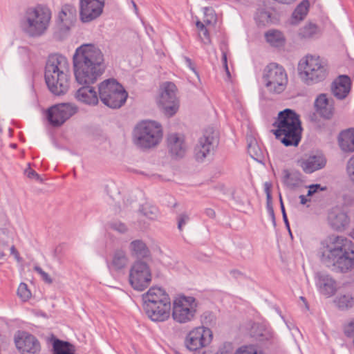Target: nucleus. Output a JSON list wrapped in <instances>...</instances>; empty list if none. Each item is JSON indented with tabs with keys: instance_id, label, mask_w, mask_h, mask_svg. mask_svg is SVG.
Returning <instances> with one entry per match:
<instances>
[{
	"instance_id": "dca6fc26",
	"label": "nucleus",
	"mask_w": 354,
	"mask_h": 354,
	"mask_svg": "<svg viewBox=\"0 0 354 354\" xmlns=\"http://www.w3.org/2000/svg\"><path fill=\"white\" fill-rule=\"evenodd\" d=\"M212 332L206 326H200L191 330L185 337V344L190 351H197L207 346L212 341Z\"/></svg>"
},
{
	"instance_id": "a19ab883",
	"label": "nucleus",
	"mask_w": 354,
	"mask_h": 354,
	"mask_svg": "<svg viewBox=\"0 0 354 354\" xmlns=\"http://www.w3.org/2000/svg\"><path fill=\"white\" fill-rule=\"evenodd\" d=\"M204 15L205 17L203 21L206 25H209L213 21H216V16L214 15L213 9L205 8Z\"/></svg>"
},
{
	"instance_id": "b1692460",
	"label": "nucleus",
	"mask_w": 354,
	"mask_h": 354,
	"mask_svg": "<svg viewBox=\"0 0 354 354\" xmlns=\"http://www.w3.org/2000/svg\"><path fill=\"white\" fill-rule=\"evenodd\" d=\"M167 142L169 152L173 157L178 158L185 156L187 146L183 136L176 133L170 134L167 138Z\"/></svg>"
},
{
	"instance_id": "4468645a",
	"label": "nucleus",
	"mask_w": 354,
	"mask_h": 354,
	"mask_svg": "<svg viewBox=\"0 0 354 354\" xmlns=\"http://www.w3.org/2000/svg\"><path fill=\"white\" fill-rule=\"evenodd\" d=\"M218 143L217 132L212 128L205 129L203 136L199 138L194 147V157L198 162H203L212 153Z\"/></svg>"
},
{
	"instance_id": "c85d7f7f",
	"label": "nucleus",
	"mask_w": 354,
	"mask_h": 354,
	"mask_svg": "<svg viewBox=\"0 0 354 354\" xmlns=\"http://www.w3.org/2000/svg\"><path fill=\"white\" fill-rule=\"evenodd\" d=\"M338 143L342 151L345 152L354 151V129L342 131L338 137Z\"/></svg>"
},
{
	"instance_id": "72a5a7b5",
	"label": "nucleus",
	"mask_w": 354,
	"mask_h": 354,
	"mask_svg": "<svg viewBox=\"0 0 354 354\" xmlns=\"http://www.w3.org/2000/svg\"><path fill=\"white\" fill-rule=\"evenodd\" d=\"M266 41L272 46L279 47L283 45L285 39L281 32L272 30L265 34Z\"/></svg>"
},
{
	"instance_id": "aec40b11",
	"label": "nucleus",
	"mask_w": 354,
	"mask_h": 354,
	"mask_svg": "<svg viewBox=\"0 0 354 354\" xmlns=\"http://www.w3.org/2000/svg\"><path fill=\"white\" fill-rule=\"evenodd\" d=\"M330 226L337 231H344L349 225L350 218L346 212L338 207L332 209L328 216Z\"/></svg>"
},
{
	"instance_id": "49530a36",
	"label": "nucleus",
	"mask_w": 354,
	"mask_h": 354,
	"mask_svg": "<svg viewBox=\"0 0 354 354\" xmlns=\"http://www.w3.org/2000/svg\"><path fill=\"white\" fill-rule=\"evenodd\" d=\"M346 170L351 180L354 183V156L348 160Z\"/></svg>"
},
{
	"instance_id": "680f3d73",
	"label": "nucleus",
	"mask_w": 354,
	"mask_h": 354,
	"mask_svg": "<svg viewBox=\"0 0 354 354\" xmlns=\"http://www.w3.org/2000/svg\"><path fill=\"white\" fill-rule=\"evenodd\" d=\"M222 62L223 66H226L227 65V53L224 50H222Z\"/></svg>"
},
{
	"instance_id": "e433bc0d",
	"label": "nucleus",
	"mask_w": 354,
	"mask_h": 354,
	"mask_svg": "<svg viewBox=\"0 0 354 354\" xmlns=\"http://www.w3.org/2000/svg\"><path fill=\"white\" fill-rule=\"evenodd\" d=\"M318 32V27L312 23L305 25L299 30V35L302 38H310Z\"/></svg>"
},
{
	"instance_id": "5fc2aeb1",
	"label": "nucleus",
	"mask_w": 354,
	"mask_h": 354,
	"mask_svg": "<svg viewBox=\"0 0 354 354\" xmlns=\"http://www.w3.org/2000/svg\"><path fill=\"white\" fill-rule=\"evenodd\" d=\"M25 174L29 178H35L37 180L41 181V179L39 174L35 172L33 169H30V167L27 168L25 170Z\"/></svg>"
},
{
	"instance_id": "bf43d9fd",
	"label": "nucleus",
	"mask_w": 354,
	"mask_h": 354,
	"mask_svg": "<svg viewBox=\"0 0 354 354\" xmlns=\"http://www.w3.org/2000/svg\"><path fill=\"white\" fill-rule=\"evenodd\" d=\"M205 214H206V216H207L208 217H209L211 218H214L216 216V212L212 208L205 209Z\"/></svg>"
},
{
	"instance_id": "20e7f679",
	"label": "nucleus",
	"mask_w": 354,
	"mask_h": 354,
	"mask_svg": "<svg viewBox=\"0 0 354 354\" xmlns=\"http://www.w3.org/2000/svg\"><path fill=\"white\" fill-rule=\"evenodd\" d=\"M273 126L277 129L272 132L284 146L299 145L303 129L299 115L294 110L286 109L279 111Z\"/></svg>"
},
{
	"instance_id": "ea45409f",
	"label": "nucleus",
	"mask_w": 354,
	"mask_h": 354,
	"mask_svg": "<svg viewBox=\"0 0 354 354\" xmlns=\"http://www.w3.org/2000/svg\"><path fill=\"white\" fill-rule=\"evenodd\" d=\"M17 295L23 301H26L30 297L31 292L25 283L19 284L17 289Z\"/></svg>"
},
{
	"instance_id": "f03ea898",
	"label": "nucleus",
	"mask_w": 354,
	"mask_h": 354,
	"mask_svg": "<svg viewBox=\"0 0 354 354\" xmlns=\"http://www.w3.org/2000/svg\"><path fill=\"white\" fill-rule=\"evenodd\" d=\"M321 261L333 270L346 272L354 267V244L342 236L332 235L321 243Z\"/></svg>"
},
{
	"instance_id": "f257e3e1",
	"label": "nucleus",
	"mask_w": 354,
	"mask_h": 354,
	"mask_svg": "<svg viewBox=\"0 0 354 354\" xmlns=\"http://www.w3.org/2000/svg\"><path fill=\"white\" fill-rule=\"evenodd\" d=\"M74 75L80 84H92L104 73L106 65L101 50L91 44L78 47L73 56Z\"/></svg>"
},
{
	"instance_id": "de8ad7c7",
	"label": "nucleus",
	"mask_w": 354,
	"mask_h": 354,
	"mask_svg": "<svg viewBox=\"0 0 354 354\" xmlns=\"http://www.w3.org/2000/svg\"><path fill=\"white\" fill-rule=\"evenodd\" d=\"M232 346L230 343H225L215 354H232Z\"/></svg>"
},
{
	"instance_id": "4be33fe9",
	"label": "nucleus",
	"mask_w": 354,
	"mask_h": 354,
	"mask_svg": "<svg viewBox=\"0 0 354 354\" xmlns=\"http://www.w3.org/2000/svg\"><path fill=\"white\" fill-rule=\"evenodd\" d=\"M297 163L305 173L312 174L324 168L326 164V160L322 155H313L307 158L299 160Z\"/></svg>"
},
{
	"instance_id": "423d86ee",
	"label": "nucleus",
	"mask_w": 354,
	"mask_h": 354,
	"mask_svg": "<svg viewBox=\"0 0 354 354\" xmlns=\"http://www.w3.org/2000/svg\"><path fill=\"white\" fill-rule=\"evenodd\" d=\"M142 298L145 313L152 321L164 322L169 317L171 299L165 290L151 287Z\"/></svg>"
},
{
	"instance_id": "ddd939ff",
	"label": "nucleus",
	"mask_w": 354,
	"mask_h": 354,
	"mask_svg": "<svg viewBox=\"0 0 354 354\" xmlns=\"http://www.w3.org/2000/svg\"><path fill=\"white\" fill-rule=\"evenodd\" d=\"M176 93L177 87L173 82H166L160 87L158 103L165 115L168 117L174 115L179 109Z\"/></svg>"
},
{
	"instance_id": "0e129e2a",
	"label": "nucleus",
	"mask_w": 354,
	"mask_h": 354,
	"mask_svg": "<svg viewBox=\"0 0 354 354\" xmlns=\"http://www.w3.org/2000/svg\"><path fill=\"white\" fill-rule=\"evenodd\" d=\"M299 198H300V203L301 205H306V203L309 201L306 198V197L304 195H300L299 196Z\"/></svg>"
},
{
	"instance_id": "1a4fd4ad",
	"label": "nucleus",
	"mask_w": 354,
	"mask_h": 354,
	"mask_svg": "<svg viewBox=\"0 0 354 354\" xmlns=\"http://www.w3.org/2000/svg\"><path fill=\"white\" fill-rule=\"evenodd\" d=\"M299 75L308 85L323 81L327 76V66L319 57L306 56V60L299 64Z\"/></svg>"
},
{
	"instance_id": "13d9d810",
	"label": "nucleus",
	"mask_w": 354,
	"mask_h": 354,
	"mask_svg": "<svg viewBox=\"0 0 354 354\" xmlns=\"http://www.w3.org/2000/svg\"><path fill=\"white\" fill-rule=\"evenodd\" d=\"M184 59H185V62L187 64V66L192 71H194L195 73H196V69L194 68V64L192 63V60L190 58L187 57H184Z\"/></svg>"
},
{
	"instance_id": "69168bd1",
	"label": "nucleus",
	"mask_w": 354,
	"mask_h": 354,
	"mask_svg": "<svg viewBox=\"0 0 354 354\" xmlns=\"http://www.w3.org/2000/svg\"><path fill=\"white\" fill-rule=\"evenodd\" d=\"M223 67L225 68V71L226 72V74H227V77L230 78L231 75H230V71H229V68H228V66L226 65V66H223Z\"/></svg>"
},
{
	"instance_id": "09e8293b",
	"label": "nucleus",
	"mask_w": 354,
	"mask_h": 354,
	"mask_svg": "<svg viewBox=\"0 0 354 354\" xmlns=\"http://www.w3.org/2000/svg\"><path fill=\"white\" fill-rule=\"evenodd\" d=\"M266 208L267 211L272 219L273 225H276V221H275V216H274V212L272 206V201H266Z\"/></svg>"
},
{
	"instance_id": "2f4dec72",
	"label": "nucleus",
	"mask_w": 354,
	"mask_h": 354,
	"mask_svg": "<svg viewBox=\"0 0 354 354\" xmlns=\"http://www.w3.org/2000/svg\"><path fill=\"white\" fill-rule=\"evenodd\" d=\"M127 261L126 252L121 249H118L113 254L111 266L115 270H120L127 266Z\"/></svg>"
},
{
	"instance_id": "052dcab7",
	"label": "nucleus",
	"mask_w": 354,
	"mask_h": 354,
	"mask_svg": "<svg viewBox=\"0 0 354 354\" xmlns=\"http://www.w3.org/2000/svg\"><path fill=\"white\" fill-rule=\"evenodd\" d=\"M10 253L15 256V259H16L18 261H20V257H19V252H17V250H16V248H15V246H14V245H12V246L10 248Z\"/></svg>"
},
{
	"instance_id": "9b49d317",
	"label": "nucleus",
	"mask_w": 354,
	"mask_h": 354,
	"mask_svg": "<svg viewBox=\"0 0 354 354\" xmlns=\"http://www.w3.org/2000/svg\"><path fill=\"white\" fill-rule=\"evenodd\" d=\"M263 80L268 91L279 94L286 88L288 77L285 69L276 63L268 64L263 71Z\"/></svg>"
},
{
	"instance_id": "37998d69",
	"label": "nucleus",
	"mask_w": 354,
	"mask_h": 354,
	"mask_svg": "<svg viewBox=\"0 0 354 354\" xmlns=\"http://www.w3.org/2000/svg\"><path fill=\"white\" fill-rule=\"evenodd\" d=\"M234 354H257L256 348L252 345L240 347Z\"/></svg>"
},
{
	"instance_id": "5701e85b",
	"label": "nucleus",
	"mask_w": 354,
	"mask_h": 354,
	"mask_svg": "<svg viewBox=\"0 0 354 354\" xmlns=\"http://www.w3.org/2000/svg\"><path fill=\"white\" fill-rule=\"evenodd\" d=\"M315 107L317 113L325 119H330L333 115V100L328 98L324 93L317 96L315 101Z\"/></svg>"
},
{
	"instance_id": "864d4df0",
	"label": "nucleus",
	"mask_w": 354,
	"mask_h": 354,
	"mask_svg": "<svg viewBox=\"0 0 354 354\" xmlns=\"http://www.w3.org/2000/svg\"><path fill=\"white\" fill-rule=\"evenodd\" d=\"M272 184L269 182L264 183V192L266 194V201H272L271 194Z\"/></svg>"
},
{
	"instance_id": "f3484780",
	"label": "nucleus",
	"mask_w": 354,
	"mask_h": 354,
	"mask_svg": "<svg viewBox=\"0 0 354 354\" xmlns=\"http://www.w3.org/2000/svg\"><path fill=\"white\" fill-rule=\"evenodd\" d=\"M15 343L17 349L24 354H35L40 351V344L37 339L25 331H18L16 333Z\"/></svg>"
},
{
	"instance_id": "393cba45",
	"label": "nucleus",
	"mask_w": 354,
	"mask_h": 354,
	"mask_svg": "<svg viewBox=\"0 0 354 354\" xmlns=\"http://www.w3.org/2000/svg\"><path fill=\"white\" fill-rule=\"evenodd\" d=\"M83 85L75 93L77 100L85 104L97 105L100 97L95 88L90 84Z\"/></svg>"
},
{
	"instance_id": "c9c22d12",
	"label": "nucleus",
	"mask_w": 354,
	"mask_h": 354,
	"mask_svg": "<svg viewBox=\"0 0 354 354\" xmlns=\"http://www.w3.org/2000/svg\"><path fill=\"white\" fill-rule=\"evenodd\" d=\"M334 302L335 303L337 307L342 310H347L354 305V299L350 295H341L339 297H337Z\"/></svg>"
},
{
	"instance_id": "e2e57ef3",
	"label": "nucleus",
	"mask_w": 354,
	"mask_h": 354,
	"mask_svg": "<svg viewBox=\"0 0 354 354\" xmlns=\"http://www.w3.org/2000/svg\"><path fill=\"white\" fill-rule=\"evenodd\" d=\"M4 245L0 241V259L3 258L5 255L4 254Z\"/></svg>"
},
{
	"instance_id": "6e6552de",
	"label": "nucleus",
	"mask_w": 354,
	"mask_h": 354,
	"mask_svg": "<svg viewBox=\"0 0 354 354\" xmlns=\"http://www.w3.org/2000/svg\"><path fill=\"white\" fill-rule=\"evenodd\" d=\"M101 102L111 109H119L126 102L127 92L115 79H108L98 85Z\"/></svg>"
},
{
	"instance_id": "a18cd8bd",
	"label": "nucleus",
	"mask_w": 354,
	"mask_h": 354,
	"mask_svg": "<svg viewBox=\"0 0 354 354\" xmlns=\"http://www.w3.org/2000/svg\"><path fill=\"white\" fill-rule=\"evenodd\" d=\"M111 228L113 229L115 231H117L121 234H124L127 232V226L121 223V222H113L110 224Z\"/></svg>"
},
{
	"instance_id": "6ab92c4d",
	"label": "nucleus",
	"mask_w": 354,
	"mask_h": 354,
	"mask_svg": "<svg viewBox=\"0 0 354 354\" xmlns=\"http://www.w3.org/2000/svg\"><path fill=\"white\" fill-rule=\"evenodd\" d=\"M77 19V10L71 4L62 6L57 18V28L63 33H66Z\"/></svg>"
},
{
	"instance_id": "338daca9",
	"label": "nucleus",
	"mask_w": 354,
	"mask_h": 354,
	"mask_svg": "<svg viewBox=\"0 0 354 354\" xmlns=\"http://www.w3.org/2000/svg\"><path fill=\"white\" fill-rule=\"evenodd\" d=\"M301 301H303L305 303V305H306V308H308V306L307 305L306 299L304 297H301Z\"/></svg>"
},
{
	"instance_id": "7ed1b4c3",
	"label": "nucleus",
	"mask_w": 354,
	"mask_h": 354,
	"mask_svg": "<svg viewBox=\"0 0 354 354\" xmlns=\"http://www.w3.org/2000/svg\"><path fill=\"white\" fill-rule=\"evenodd\" d=\"M68 71L69 63L66 57L60 54L48 56L44 78L49 91L55 95H62L68 91L70 85Z\"/></svg>"
},
{
	"instance_id": "412c9836",
	"label": "nucleus",
	"mask_w": 354,
	"mask_h": 354,
	"mask_svg": "<svg viewBox=\"0 0 354 354\" xmlns=\"http://www.w3.org/2000/svg\"><path fill=\"white\" fill-rule=\"evenodd\" d=\"M316 285L319 291L327 296L333 295L337 290L335 281L327 273L319 272L315 275Z\"/></svg>"
},
{
	"instance_id": "7c9ffc66",
	"label": "nucleus",
	"mask_w": 354,
	"mask_h": 354,
	"mask_svg": "<svg viewBox=\"0 0 354 354\" xmlns=\"http://www.w3.org/2000/svg\"><path fill=\"white\" fill-rule=\"evenodd\" d=\"M131 254L138 258H145L150 255V251L141 240L133 241L129 245Z\"/></svg>"
},
{
	"instance_id": "603ef678",
	"label": "nucleus",
	"mask_w": 354,
	"mask_h": 354,
	"mask_svg": "<svg viewBox=\"0 0 354 354\" xmlns=\"http://www.w3.org/2000/svg\"><path fill=\"white\" fill-rule=\"evenodd\" d=\"M344 333L347 337H354V321L351 322L345 326Z\"/></svg>"
},
{
	"instance_id": "f704fd0d",
	"label": "nucleus",
	"mask_w": 354,
	"mask_h": 354,
	"mask_svg": "<svg viewBox=\"0 0 354 354\" xmlns=\"http://www.w3.org/2000/svg\"><path fill=\"white\" fill-rule=\"evenodd\" d=\"M248 151L250 156L259 162H262L263 160V153L261 149L258 145L257 141L251 138L249 140L248 145Z\"/></svg>"
},
{
	"instance_id": "0eeeda50",
	"label": "nucleus",
	"mask_w": 354,
	"mask_h": 354,
	"mask_svg": "<svg viewBox=\"0 0 354 354\" xmlns=\"http://www.w3.org/2000/svg\"><path fill=\"white\" fill-rule=\"evenodd\" d=\"M162 138L161 125L155 121H142L133 130L135 145L142 149L157 146Z\"/></svg>"
},
{
	"instance_id": "bb28decb",
	"label": "nucleus",
	"mask_w": 354,
	"mask_h": 354,
	"mask_svg": "<svg viewBox=\"0 0 354 354\" xmlns=\"http://www.w3.org/2000/svg\"><path fill=\"white\" fill-rule=\"evenodd\" d=\"M282 173V182L288 188L295 189L301 185L302 175L299 171L283 169Z\"/></svg>"
},
{
	"instance_id": "6e6d98bb",
	"label": "nucleus",
	"mask_w": 354,
	"mask_h": 354,
	"mask_svg": "<svg viewBox=\"0 0 354 354\" xmlns=\"http://www.w3.org/2000/svg\"><path fill=\"white\" fill-rule=\"evenodd\" d=\"M200 37L205 44H209L211 43L209 34L207 28L201 31V37Z\"/></svg>"
},
{
	"instance_id": "4c0bfd02",
	"label": "nucleus",
	"mask_w": 354,
	"mask_h": 354,
	"mask_svg": "<svg viewBox=\"0 0 354 354\" xmlns=\"http://www.w3.org/2000/svg\"><path fill=\"white\" fill-rule=\"evenodd\" d=\"M201 322L203 325L207 326H213L216 325V317L215 315L211 311L204 312L201 317Z\"/></svg>"
},
{
	"instance_id": "79ce46f5",
	"label": "nucleus",
	"mask_w": 354,
	"mask_h": 354,
	"mask_svg": "<svg viewBox=\"0 0 354 354\" xmlns=\"http://www.w3.org/2000/svg\"><path fill=\"white\" fill-rule=\"evenodd\" d=\"M308 187V190L307 192V196H311L319 192L326 191L327 189L326 186H322L320 184H313L309 185Z\"/></svg>"
},
{
	"instance_id": "39448f33",
	"label": "nucleus",
	"mask_w": 354,
	"mask_h": 354,
	"mask_svg": "<svg viewBox=\"0 0 354 354\" xmlns=\"http://www.w3.org/2000/svg\"><path fill=\"white\" fill-rule=\"evenodd\" d=\"M51 19L50 10L40 5L28 7L23 12L19 25L28 37L37 38L47 31Z\"/></svg>"
},
{
	"instance_id": "a211bd4d",
	"label": "nucleus",
	"mask_w": 354,
	"mask_h": 354,
	"mask_svg": "<svg viewBox=\"0 0 354 354\" xmlns=\"http://www.w3.org/2000/svg\"><path fill=\"white\" fill-rule=\"evenodd\" d=\"M104 3L98 0H80V17L84 22H90L97 18L102 12Z\"/></svg>"
},
{
	"instance_id": "2eb2a0df",
	"label": "nucleus",
	"mask_w": 354,
	"mask_h": 354,
	"mask_svg": "<svg viewBox=\"0 0 354 354\" xmlns=\"http://www.w3.org/2000/svg\"><path fill=\"white\" fill-rule=\"evenodd\" d=\"M77 107L71 103H61L55 104L47 111L48 122L55 127L62 126L67 120L75 114Z\"/></svg>"
},
{
	"instance_id": "c756f323",
	"label": "nucleus",
	"mask_w": 354,
	"mask_h": 354,
	"mask_svg": "<svg viewBox=\"0 0 354 354\" xmlns=\"http://www.w3.org/2000/svg\"><path fill=\"white\" fill-rule=\"evenodd\" d=\"M75 347L68 342L54 338L52 354H75Z\"/></svg>"
},
{
	"instance_id": "58836bf2",
	"label": "nucleus",
	"mask_w": 354,
	"mask_h": 354,
	"mask_svg": "<svg viewBox=\"0 0 354 354\" xmlns=\"http://www.w3.org/2000/svg\"><path fill=\"white\" fill-rule=\"evenodd\" d=\"M140 213L149 220H154L158 216V209L155 207L143 206L140 210Z\"/></svg>"
},
{
	"instance_id": "c03bdc74",
	"label": "nucleus",
	"mask_w": 354,
	"mask_h": 354,
	"mask_svg": "<svg viewBox=\"0 0 354 354\" xmlns=\"http://www.w3.org/2000/svg\"><path fill=\"white\" fill-rule=\"evenodd\" d=\"M34 270L40 274L43 281L46 283L51 284L53 283V279L50 278L48 274L44 272L39 266H35L34 267Z\"/></svg>"
},
{
	"instance_id": "774afa93",
	"label": "nucleus",
	"mask_w": 354,
	"mask_h": 354,
	"mask_svg": "<svg viewBox=\"0 0 354 354\" xmlns=\"http://www.w3.org/2000/svg\"><path fill=\"white\" fill-rule=\"evenodd\" d=\"M132 3H133V6L134 7L136 12H137L138 8H137V6H136V3L134 1H132Z\"/></svg>"
},
{
	"instance_id": "a878e982",
	"label": "nucleus",
	"mask_w": 354,
	"mask_h": 354,
	"mask_svg": "<svg viewBox=\"0 0 354 354\" xmlns=\"http://www.w3.org/2000/svg\"><path fill=\"white\" fill-rule=\"evenodd\" d=\"M351 90V79L347 75H340L338 80L332 83L331 91L339 100L344 99Z\"/></svg>"
},
{
	"instance_id": "4d7b16f0",
	"label": "nucleus",
	"mask_w": 354,
	"mask_h": 354,
	"mask_svg": "<svg viewBox=\"0 0 354 354\" xmlns=\"http://www.w3.org/2000/svg\"><path fill=\"white\" fill-rule=\"evenodd\" d=\"M196 26L199 31V37H201V31L205 30V28H206V24L203 22H201V21H197L196 22Z\"/></svg>"
},
{
	"instance_id": "3c124183",
	"label": "nucleus",
	"mask_w": 354,
	"mask_h": 354,
	"mask_svg": "<svg viewBox=\"0 0 354 354\" xmlns=\"http://www.w3.org/2000/svg\"><path fill=\"white\" fill-rule=\"evenodd\" d=\"M189 220L188 215L186 214H182L178 216V228L179 230H182V227L184 225H185L187 221Z\"/></svg>"
},
{
	"instance_id": "9d476101",
	"label": "nucleus",
	"mask_w": 354,
	"mask_h": 354,
	"mask_svg": "<svg viewBox=\"0 0 354 354\" xmlns=\"http://www.w3.org/2000/svg\"><path fill=\"white\" fill-rule=\"evenodd\" d=\"M197 307L198 304L194 297L179 296L173 301L172 318L181 324L191 322L196 317Z\"/></svg>"
},
{
	"instance_id": "cd10ccee",
	"label": "nucleus",
	"mask_w": 354,
	"mask_h": 354,
	"mask_svg": "<svg viewBox=\"0 0 354 354\" xmlns=\"http://www.w3.org/2000/svg\"><path fill=\"white\" fill-rule=\"evenodd\" d=\"M251 336L261 343L270 342L274 337L273 333L270 328L259 324H254L252 326Z\"/></svg>"
},
{
	"instance_id": "473e14b6",
	"label": "nucleus",
	"mask_w": 354,
	"mask_h": 354,
	"mask_svg": "<svg viewBox=\"0 0 354 354\" xmlns=\"http://www.w3.org/2000/svg\"><path fill=\"white\" fill-rule=\"evenodd\" d=\"M308 6L309 2L308 0H304L298 5L292 13L291 24H296L299 21L303 20L308 13Z\"/></svg>"
},
{
	"instance_id": "8fccbe9b",
	"label": "nucleus",
	"mask_w": 354,
	"mask_h": 354,
	"mask_svg": "<svg viewBox=\"0 0 354 354\" xmlns=\"http://www.w3.org/2000/svg\"><path fill=\"white\" fill-rule=\"evenodd\" d=\"M279 200H280V207H281V213H282V216H283V220L285 223L286 228L288 229V230L290 231V225H289V222H288V220L287 218V214L286 212L285 207H284L281 194H279Z\"/></svg>"
},
{
	"instance_id": "f8f14e48",
	"label": "nucleus",
	"mask_w": 354,
	"mask_h": 354,
	"mask_svg": "<svg viewBox=\"0 0 354 354\" xmlns=\"http://www.w3.org/2000/svg\"><path fill=\"white\" fill-rule=\"evenodd\" d=\"M129 283L138 291L147 288L151 281V272L149 265L141 260L136 261L129 270Z\"/></svg>"
}]
</instances>
